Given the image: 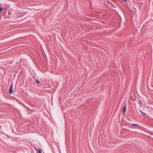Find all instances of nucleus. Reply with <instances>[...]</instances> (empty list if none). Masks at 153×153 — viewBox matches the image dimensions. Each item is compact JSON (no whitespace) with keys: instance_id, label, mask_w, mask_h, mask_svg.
Wrapping results in <instances>:
<instances>
[{"instance_id":"obj_1","label":"nucleus","mask_w":153,"mask_h":153,"mask_svg":"<svg viewBox=\"0 0 153 153\" xmlns=\"http://www.w3.org/2000/svg\"><path fill=\"white\" fill-rule=\"evenodd\" d=\"M13 83L10 86L9 90V93L10 94H12V93L13 92Z\"/></svg>"},{"instance_id":"obj_2","label":"nucleus","mask_w":153,"mask_h":153,"mask_svg":"<svg viewBox=\"0 0 153 153\" xmlns=\"http://www.w3.org/2000/svg\"><path fill=\"white\" fill-rule=\"evenodd\" d=\"M35 149L36 150V152L37 153H42V150L41 149H37L36 148H35Z\"/></svg>"},{"instance_id":"obj_8","label":"nucleus","mask_w":153,"mask_h":153,"mask_svg":"<svg viewBox=\"0 0 153 153\" xmlns=\"http://www.w3.org/2000/svg\"><path fill=\"white\" fill-rule=\"evenodd\" d=\"M125 2H126L127 1V0H123Z\"/></svg>"},{"instance_id":"obj_6","label":"nucleus","mask_w":153,"mask_h":153,"mask_svg":"<svg viewBox=\"0 0 153 153\" xmlns=\"http://www.w3.org/2000/svg\"><path fill=\"white\" fill-rule=\"evenodd\" d=\"M3 7L1 6H0V12H2L3 11Z\"/></svg>"},{"instance_id":"obj_4","label":"nucleus","mask_w":153,"mask_h":153,"mask_svg":"<svg viewBox=\"0 0 153 153\" xmlns=\"http://www.w3.org/2000/svg\"><path fill=\"white\" fill-rule=\"evenodd\" d=\"M126 106H125V107H124L123 109V112L124 113H125L126 112Z\"/></svg>"},{"instance_id":"obj_9","label":"nucleus","mask_w":153,"mask_h":153,"mask_svg":"<svg viewBox=\"0 0 153 153\" xmlns=\"http://www.w3.org/2000/svg\"><path fill=\"white\" fill-rule=\"evenodd\" d=\"M127 119H128V120H130V119L129 118H127Z\"/></svg>"},{"instance_id":"obj_3","label":"nucleus","mask_w":153,"mask_h":153,"mask_svg":"<svg viewBox=\"0 0 153 153\" xmlns=\"http://www.w3.org/2000/svg\"><path fill=\"white\" fill-rule=\"evenodd\" d=\"M139 111H140V112L142 113V114L143 115H144V116H147V115L146 114V113H144L141 110H139Z\"/></svg>"},{"instance_id":"obj_7","label":"nucleus","mask_w":153,"mask_h":153,"mask_svg":"<svg viewBox=\"0 0 153 153\" xmlns=\"http://www.w3.org/2000/svg\"><path fill=\"white\" fill-rule=\"evenodd\" d=\"M132 125L133 126H138V125L137 124H133Z\"/></svg>"},{"instance_id":"obj_5","label":"nucleus","mask_w":153,"mask_h":153,"mask_svg":"<svg viewBox=\"0 0 153 153\" xmlns=\"http://www.w3.org/2000/svg\"><path fill=\"white\" fill-rule=\"evenodd\" d=\"M35 80L38 85L40 83V81L37 79L36 80Z\"/></svg>"}]
</instances>
